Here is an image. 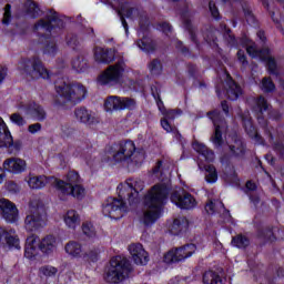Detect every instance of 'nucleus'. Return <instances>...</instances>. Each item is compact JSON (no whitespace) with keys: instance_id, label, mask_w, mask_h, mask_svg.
Instances as JSON below:
<instances>
[{"instance_id":"1","label":"nucleus","mask_w":284,"mask_h":284,"mask_svg":"<svg viewBox=\"0 0 284 284\" xmlns=\"http://www.w3.org/2000/svg\"><path fill=\"white\" fill-rule=\"evenodd\" d=\"M169 194L170 185L166 183H158L148 191L142 207L144 225H154L161 219V210Z\"/></svg>"},{"instance_id":"2","label":"nucleus","mask_w":284,"mask_h":284,"mask_svg":"<svg viewBox=\"0 0 284 284\" xmlns=\"http://www.w3.org/2000/svg\"><path fill=\"white\" fill-rule=\"evenodd\" d=\"M53 183L61 201H65V196H73L74 199L85 196V189L82 185L83 180L77 171H69L65 181L54 179Z\"/></svg>"},{"instance_id":"3","label":"nucleus","mask_w":284,"mask_h":284,"mask_svg":"<svg viewBox=\"0 0 284 284\" xmlns=\"http://www.w3.org/2000/svg\"><path fill=\"white\" fill-rule=\"evenodd\" d=\"M113 160L116 163H134V165H141L145 160V151L143 149H136V145L130 141H121L113 148Z\"/></svg>"},{"instance_id":"4","label":"nucleus","mask_w":284,"mask_h":284,"mask_svg":"<svg viewBox=\"0 0 284 284\" xmlns=\"http://www.w3.org/2000/svg\"><path fill=\"white\" fill-rule=\"evenodd\" d=\"M55 105H65V103H81L88 97V89L81 83H63L55 87Z\"/></svg>"},{"instance_id":"5","label":"nucleus","mask_w":284,"mask_h":284,"mask_svg":"<svg viewBox=\"0 0 284 284\" xmlns=\"http://www.w3.org/2000/svg\"><path fill=\"white\" fill-rule=\"evenodd\" d=\"M48 223V212L41 200H32L29 205V211L24 219V227L28 232H38L45 227Z\"/></svg>"},{"instance_id":"6","label":"nucleus","mask_w":284,"mask_h":284,"mask_svg":"<svg viewBox=\"0 0 284 284\" xmlns=\"http://www.w3.org/2000/svg\"><path fill=\"white\" fill-rule=\"evenodd\" d=\"M130 272H132L130 260L123 256H115L110 261V266L104 275V280L106 283H121V281L128 278Z\"/></svg>"},{"instance_id":"7","label":"nucleus","mask_w":284,"mask_h":284,"mask_svg":"<svg viewBox=\"0 0 284 284\" xmlns=\"http://www.w3.org/2000/svg\"><path fill=\"white\" fill-rule=\"evenodd\" d=\"M18 70L29 79H50V72L39 58L22 59L18 64Z\"/></svg>"},{"instance_id":"8","label":"nucleus","mask_w":284,"mask_h":284,"mask_svg":"<svg viewBox=\"0 0 284 284\" xmlns=\"http://www.w3.org/2000/svg\"><path fill=\"white\" fill-rule=\"evenodd\" d=\"M244 45L246 48V52L252 59H260V61H264L266 63V68L270 72V74H278L276 60L272 58V53L270 52V49L265 48L262 50H258L256 48V43H254L252 40H245Z\"/></svg>"},{"instance_id":"9","label":"nucleus","mask_w":284,"mask_h":284,"mask_svg":"<svg viewBox=\"0 0 284 284\" xmlns=\"http://www.w3.org/2000/svg\"><path fill=\"white\" fill-rule=\"evenodd\" d=\"M128 199L123 189L119 191V197H109L106 203L103 205L102 212L104 216L110 219L119 220L128 212V206L123 200Z\"/></svg>"},{"instance_id":"10","label":"nucleus","mask_w":284,"mask_h":284,"mask_svg":"<svg viewBox=\"0 0 284 284\" xmlns=\"http://www.w3.org/2000/svg\"><path fill=\"white\" fill-rule=\"evenodd\" d=\"M125 73V62L118 61L115 64L109 65L106 70L99 77V83L102 85H114L121 83Z\"/></svg>"},{"instance_id":"11","label":"nucleus","mask_w":284,"mask_h":284,"mask_svg":"<svg viewBox=\"0 0 284 284\" xmlns=\"http://www.w3.org/2000/svg\"><path fill=\"white\" fill-rule=\"evenodd\" d=\"M63 26V20L60 19L59 14H57V11L49 10L47 12L45 19H40L33 26V30L34 32H52L54 28L61 30Z\"/></svg>"},{"instance_id":"12","label":"nucleus","mask_w":284,"mask_h":284,"mask_svg":"<svg viewBox=\"0 0 284 284\" xmlns=\"http://www.w3.org/2000/svg\"><path fill=\"white\" fill-rule=\"evenodd\" d=\"M17 108L18 110L24 112L27 116H30V119H33V121H38L39 123H43V121L48 119V112L45 111V108H43V105H41L39 102H19Z\"/></svg>"},{"instance_id":"13","label":"nucleus","mask_w":284,"mask_h":284,"mask_svg":"<svg viewBox=\"0 0 284 284\" xmlns=\"http://www.w3.org/2000/svg\"><path fill=\"white\" fill-rule=\"evenodd\" d=\"M144 187L145 183L141 179H128L124 184L118 186V190H123L129 203H136L139 193L143 192Z\"/></svg>"},{"instance_id":"14","label":"nucleus","mask_w":284,"mask_h":284,"mask_svg":"<svg viewBox=\"0 0 284 284\" xmlns=\"http://www.w3.org/2000/svg\"><path fill=\"white\" fill-rule=\"evenodd\" d=\"M207 116L213 121V125L215 128L214 134L211 136V141L215 148H221V145H223V132H226L227 124L219 111L209 112Z\"/></svg>"},{"instance_id":"15","label":"nucleus","mask_w":284,"mask_h":284,"mask_svg":"<svg viewBox=\"0 0 284 284\" xmlns=\"http://www.w3.org/2000/svg\"><path fill=\"white\" fill-rule=\"evenodd\" d=\"M104 108L106 112L134 110V108H136V100L132 98H121L119 95H110L104 102Z\"/></svg>"},{"instance_id":"16","label":"nucleus","mask_w":284,"mask_h":284,"mask_svg":"<svg viewBox=\"0 0 284 284\" xmlns=\"http://www.w3.org/2000/svg\"><path fill=\"white\" fill-rule=\"evenodd\" d=\"M194 252H196V245L194 244H186L182 247L171 250L164 255V263H180V261L190 258Z\"/></svg>"},{"instance_id":"17","label":"nucleus","mask_w":284,"mask_h":284,"mask_svg":"<svg viewBox=\"0 0 284 284\" xmlns=\"http://www.w3.org/2000/svg\"><path fill=\"white\" fill-rule=\"evenodd\" d=\"M171 201L181 210H193V207H196V199L185 190L173 192Z\"/></svg>"},{"instance_id":"18","label":"nucleus","mask_w":284,"mask_h":284,"mask_svg":"<svg viewBox=\"0 0 284 284\" xmlns=\"http://www.w3.org/2000/svg\"><path fill=\"white\" fill-rule=\"evenodd\" d=\"M0 215L7 223H17L19 221V209L10 200L2 197L0 199Z\"/></svg>"},{"instance_id":"19","label":"nucleus","mask_w":284,"mask_h":284,"mask_svg":"<svg viewBox=\"0 0 284 284\" xmlns=\"http://www.w3.org/2000/svg\"><path fill=\"white\" fill-rule=\"evenodd\" d=\"M74 118L78 123H82L83 125H98L100 123L99 116L92 110H89L85 106H78L74 110Z\"/></svg>"},{"instance_id":"20","label":"nucleus","mask_w":284,"mask_h":284,"mask_svg":"<svg viewBox=\"0 0 284 284\" xmlns=\"http://www.w3.org/2000/svg\"><path fill=\"white\" fill-rule=\"evenodd\" d=\"M118 1H119L118 14L128 34V22L125 21L124 17H126L128 19H134V17H139V9L131 7L130 2H125L123 0H118Z\"/></svg>"},{"instance_id":"21","label":"nucleus","mask_w":284,"mask_h":284,"mask_svg":"<svg viewBox=\"0 0 284 284\" xmlns=\"http://www.w3.org/2000/svg\"><path fill=\"white\" fill-rule=\"evenodd\" d=\"M3 170L11 174H23L28 170V163L21 158H9L3 162Z\"/></svg>"},{"instance_id":"22","label":"nucleus","mask_w":284,"mask_h":284,"mask_svg":"<svg viewBox=\"0 0 284 284\" xmlns=\"http://www.w3.org/2000/svg\"><path fill=\"white\" fill-rule=\"evenodd\" d=\"M16 247L19 248V236L14 229H4L0 226V247Z\"/></svg>"},{"instance_id":"23","label":"nucleus","mask_w":284,"mask_h":284,"mask_svg":"<svg viewBox=\"0 0 284 284\" xmlns=\"http://www.w3.org/2000/svg\"><path fill=\"white\" fill-rule=\"evenodd\" d=\"M38 247L42 254L50 256V254H54V252H57V248L59 247V240H57V236L52 234L45 235L38 243Z\"/></svg>"},{"instance_id":"24","label":"nucleus","mask_w":284,"mask_h":284,"mask_svg":"<svg viewBox=\"0 0 284 284\" xmlns=\"http://www.w3.org/2000/svg\"><path fill=\"white\" fill-rule=\"evenodd\" d=\"M129 252L135 265H145L148 263V252H145L141 243L130 244Z\"/></svg>"},{"instance_id":"25","label":"nucleus","mask_w":284,"mask_h":284,"mask_svg":"<svg viewBox=\"0 0 284 284\" xmlns=\"http://www.w3.org/2000/svg\"><path fill=\"white\" fill-rule=\"evenodd\" d=\"M26 181L31 190H43V187H45L50 181L54 182V178L30 173L26 178Z\"/></svg>"},{"instance_id":"26","label":"nucleus","mask_w":284,"mask_h":284,"mask_svg":"<svg viewBox=\"0 0 284 284\" xmlns=\"http://www.w3.org/2000/svg\"><path fill=\"white\" fill-rule=\"evenodd\" d=\"M229 152L231 156H236L241 159V156L245 155V144L243 140L239 139V136L232 138V141L229 142Z\"/></svg>"},{"instance_id":"27","label":"nucleus","mask_w":284,"mask_h":284,"mask_svg":"<svg viewBox=\"0 0 284 284\" xmlns=\"http://www.w3.org/2000/svg\"><path fill=\"white\" fill-rule=\"evenodd\" d=\"M94 59L98 63H112V61H114V51L112 49L97 47L94 50Z\"/></svg>"},{"instance_id":"28","label":"nucleus","mask_w":284,"mask_h":284,"mask_svg":"<svg viewBox=\"0 0 284 284\" xmlns=\"http://www.w3.org/2000/svg\"><path fill=\"white\" fill-rule=\"evenodd\" d=\"M226 94L231 101H236V99L243 94V90L239 87V84H236V82H234L230 73L226 74Z\"/></svg>"},{"instance_id":"29","label":"nucleus","mask_w":284,"mask_h":284,"mask_svg":"<svg viewBox=\"0 0 284 284\" xmlns=\"http://www.w3.org/2000/svg\"><path fill=\"white\" fill-rule=\"evenodd\" d=\"M64 224L69 230H77L81 225V215L74 210H69L63 216Z\"/></svg>"},{"instance_id":"30","label":"nucleus","mask_w":284,"mask_h":284,"mask_svg":"<svg viewBox=\"0 0 284 284\" xmlns=\"http://www.w3.org/2000/svg\"><path fill=\"white\" fill-rule=\"evenodd\" d=\"M12 143V134H10L3 118H0V148H11Z\"/></svg>"},{"instance_id":"31","label":"nucleus","mask_w":284,"mask_h":284,"mask_svg":"<svg viewBox=\"0 0 284 284\" xmlns=\"http://www.w3.org/2000/svg\"><path fill=\"white\" fill-rule=\"evenodd\" d=\"M64 252L72 256V258H81L83 256V245L77 241H70L64 246Z\"/></svg>"},{"instance_id":"32","label":"nucleus","mask_w":284,"mask_h":284,"mask_svg":"<svg viewBox=\"0 0 284 284\" xmlns=\"http://www.w3.org/2000/svg\"><path fill=\"white\" fill-rule=\"evenodd\" d=\"M242 120L248 136L253 139L257 145H263V138L258 134L254 125H252V120L246 118H242Z\"/></svg>"},{"instance_id":"33","label":"nucleus","mask_w":284,"mask_h":284,"mask_svg":"<svg viewBox=\"0 0 284 284\" xmlns=\"http://www.w3.org/2000/svg\"><path fill=\"white\" fill-rule=\"evenodd\" d=\"M37 254V237L36 235H30L27 239L26 247H24V256L26 258H32Z\"/></svg>"},{"instance_id":"34","label":"nucleus","mask_w":284,"mask_h":284,"mask_svg":"<svg viewBox=\"0 0 284 284\" xmlns=\"http://www.w3.org/2000/svg\"><path fill=\"white\" fill-rule=\"evenodd\" d=\"M193 150L199 154H202L204 159L207 161H214V152L205 146V144H201L199 142L193 143Z\"/></svg>"},{"instance_id":"35","label":"nucleus","mask_w":284,"mask_h":284,"mask_svg":"<svg viewBox=\"0 0 284 284\" xmlns=\"http://www.w3.org/2000/svg\"><path fill=\"white\" fill-rule=\"evenodd\" d=\"M24 8H26V12L29 17H31V19H37L38 17H41V14H43V12L41 11V9L39 8L38 4H36L34 1H27L24 3Z\"/></svg>"},{"instance_id":"36","label":"nucleus","mask_w":284,"mask_h":284,"mask_svg":"<svg viewBox=\"0 0 284 284\" xmlns=\"http://www.w3.org/2000/svg\"><path fill=\"white\" fill-rule=\"evenodd\" d=\"M189 225L190 223L185 217H178L173 221L171 232L172 234H181V232H183V230H185Z\"/></svg>"},{"instance_id":"37","label":"nucleus","mask_w":284,"mask_h":284,"mask_svg":"<svg viewBox=\"0 0 284 284\" xmlns=\"http://www.w3.org/2000/svg\"><path fill=\"white\" fill-rule=\"evenodd\" d=\"M203 283L204 284H223V278L221 275L214 271H207L203 275Z\"/></svg>"},{"instance_id":"38","label":"nucleus","mask_w":284,"mask_h":284,"mask_svg":"<svg viewBox=\"0 0 284 284\" xmlns=\"http://www.w3.org/2000/svg\"><path fill=\"white\" fill-rule=\"evenodd\" d=\"M138 47L140 50H143V52H154V50H156V43L149 37H144L142 40L138 41Z\"/></svg>"},{"instance_id":"39","label":"nucleus","mask_w":284,"mask_h":284,"mask_svg":"<svg viewBox=\"0 0 284 284\" xmlns=\"http://www.w3.org/2000/svg\"><path fill=\"white\" fill-rule=\"evenodd\" d=\"M204 170L206 183H216V181H219V173L216 172V168L214 165H205Z\"/></svg>"},{"instance_id":"40","label":"nucleus","mask_w":284,"mask_h":284,"mask_svg":"<svg viewBox=\"0 0 284 284\" xmlns=\"http://www.w3.org/2000/svg\"><path fill=\"white\" fill-rule=\"evenodd\" d=\"M223 207H224L223 202L219 200H210L205 205V210L207 214H214V212H221Z\"/></svg>"},{"instance_id":"41","label":"nucleus","mask_w":284,"mask_h":284,"mask_svg":"<svg viewBox=\"0 0 284 284\" xmlns=\"http://www.w3.org/2000/svg\"><path fill=\"white\" fill-rule=\"evenodd\" d=\"M232 245H234V247H239V250H245V247L250 245V239L245 235H236L232 239Z\"/></svg>"},{"instance_id":"42","label":"nucleus","mask_w":284,"mask_h":284,"mask_svg":"<svg viewBox=\"0 0 284 284\" xmlns=\"http://www.w3.org/2000/svg\"><path fill=\"white\" fill-rule=\"evenodd\" d=\"M72 68L77 72H84V70H88V61L83 57H77L72 60Z\"/></svg>"},{"instance_id":"43","label":"nucleus","mask_w":284,"mask_h":284,"mask_svg":"<svg viewBox=\"0 0 284 284\" xmlns=\"http://www.w3.org/2000/svg\"><path fill=\"white\" fill-rule=\"evenodd\" d=\"M40 274L45 278H54V276L59 274V268L51 265H45L40 267Z\"/></svg>"},{"instance_id":"44","label":"nucleus","mask_w":284,"mask_h":284,"mask_svg":"<svg viewBox=\"0 0 284 284\" xmlns=\"http://www.w3.org/2000/svg\"><path fill=\"white\" fill-rule=\"evenodd\" d=\"M257 236L262 241H274V233L272 232L271 227H262L257 231Z\"/></svg>"},{"instance_id":"45","label":"nucleus","mask_w":284,"mask_h":284,"mask_svg":"<svg viewBox=\"0 0 284 284\" xmlns=\"http://www.w3.org/2000/svg\"><path fill=\"white\" fill-rule=\"evenodd\" d=\"M57 52H59L57 42L54 40H50L43 49V54H47V57H54Z\"/></svg>"},{"instance_id":"46","label":"nucleus","mask_w":284,"mask_h":284,"mask_svg":"<svg viewBox=\"0 0 284 284\" xmlns=\"http://www.w3.org/2000/svg\"><path fill=\"white\" fill-rule=\"evenodd\" d=\"M149 70L151 74H153L154 77H159V74L163 72V64H161L160 60L155 59L149 63Z\"/></svg>"},{"instance_id":"47","label":"nucleus","mask_w":284,"mask_h":284,"mask_svg":"<svg viewBox=\"0 0 284 284\" xmlns=\"http://www.w3.org/2000/svg\"><path fill=\"white\" fill-rule=\"evenodd\" d=\"M162 114L163 119H166L168 121H174V119H176V116H181L183 112L180 109H165L164 111H162Z\"/></svg>"},{"instance_id":"48","label":"nucleus","mask_w":284,"mask_h":284,"mask_svg":"<svg viewBox=\"0 0 284 284\" xmlns=\"http://www.w3.org/2000/svg\"><path fill=\"white\" fill-rule=\"evenodd\" d=\"M255 103L257 105V110L263 114L264 112H267L270 110V103H267V100L263 98V95H260L256 100Z\"/></svg>"},{"instance_id":"49","label":"nucleus","mask_w":284,"mask_h":284,"mask_svg":"<svg viewBox=\"0 0 284 284\" xmlns=\"http://www.w3.org/2000/svg\"><path fill=\"white\" fill-rule=\"evenodd\" d=\"M82 232L89 239L97 236V231L94 230V225L92 223L85 222L82 224Z\"/></svg>"},{"instance_id":"50","label":"nucleus","mask_w":284,"mask_h":284,"mask_svg":"<svg viewBox=\"0 0 284 284\" xmlns=\"http://www.w3.org/2000/svg\"><path fill=\"white\" fill-rule=\"evenodd\" d=\"M262 90L263 92H274V90H276V85H274V82L272 81V79L263 78Z\"/></svg>"},{"instance_id":"51","label":"nucleus","mask_w":284,"mask_h":284,"mask_svg":"<svg viewBox=\"0 0 284 284\" xmlns=\"http://www.w3.org/2000/svg\"><path fill=\"white\" fill-rule=\"evenodd\" d=\"M11 123H14V125H18L19 128H23L26 125L27 121L21 113H13L10 115Z\"/></svg>"},{"instance_id":"52","label":"nucleus","mask_w":284,"mask_h":284,"mask_svg":"<svg viewBox=\"0 0 284 284\" xmlns=\"http://www.w3.org/2000/svg\"><path fill=\"white\" fill-rule=\"evenodd\" d=\"M160 123L165 132H173L174 134H179V131L174 126H172V124H170V121L168 119L162 118L160 120Z\"/></svg>"},{"instance_id":"53","label":"nucleus","mask_w":284,"mask_h":284,"mask_svg":"<svg viewBox=\"0 0 284 284\" xmlns=\"http://www.w3.org/2000/svg\"><path fill=\"white\" fill-rule=\"evenodd\" d=\"M183 21L186 30L189 31V34L191 36V40L196 43V38L194 37V28H192V21L187 19L185 16H183Z\"/></svg>"},{"instance_id":"54","label":"nucleus","mask_w":284,"mask_h":284,"mask_svg":"<svg viewBox=\"0 0 284 284\" xmlns=\"http://www.w3.org/2000/svg\"><path fill=\"white\" fill-rule=\"evenodd\" d=\"M12 6L6 4L4 7V13H3V19L2 23L4 26H8L10 23V19H12V11H11Z\"/></svg>"},{"instance_id":"55","label":"nucleus","mask_w":284,"mask_h":284,"mask_svg":"<svg viewBox=\"0 0 284 284\" xmlns=\"http://www.w3.org/2000/svg\"><path fill=\"white\" fill-rule=\"evenodd\" d=\"M221 29L224 30V39L231 44L234 45V36L232 34V30L227 29V26L221 24Z\"/></svg>"},{"instance_id":"56","label":"nucleus","mask_w":284,"mask_h":284,"mask_svg":"<svg viewBox=\"0 0 284 284\" xmlns=\"http://www.w3.org/2000/svg\"><path fill=\"white\" fill-rule=\"evenodd\" d=\"M67 45H69V48H72V50H77V48H79V39H77V36L69 34L67 37Z\"/></svg>"},{"instance_id":"57","label":"nucleus","mask_w":284,"mask_h":284,"mask_svg":"<svg viewBox=\"0 0 284 284\" xmlns=\"http://www.w3.org/2000/svg\"><path fill=\"white\" fill-rule=\"evenodd\" d=\"M42 128H43V126L41 125V123L36 122V123L30 124V125L28 126V132H29L30 134H37V132H41Z\"/></svg>"},{"instance_id":"58","label":"nucleus","mask_w":284,"mask_h":284,"mask_svg":"<svg viewBox=\"0 0 284 284\" xmlns=\"http://www.w3.org/2000/svg\"><path fill=\"white\" fill-rule=\"evenodd\" d=\"M209 10L213 19H219V9L216 8V4L213 1L209 2Z\"/></svg>"},{"instance_id":"59","label":"nucleus","mask_w":284,"mask_h":284,"mask_svg":"<svg viewBox=\"0 0 284 284\" xmlns=\"http://www.w3.org/2000/svg\"><path fill=\"white\" fill-rule=\"evenodd\" d=\"M237 59L242 63L243 68H247V59L245 58V52L240 50L237 51Z\"/></svg>"},{"instance_id":"60","label":"nucleus","mask_w":284,"mask_h":284,"mask_svg":"<svg viewBox=\"0 0 284 284\" xmlns=\"http://www.w3.org/2000/svg\"><path fill=\"white\" fill-rule=\"evenodd\" d=\"M274 150H275V152H277V154H280V156H281L282 159H284V145H283V143L277 142V143L275 144V146H274Z\"/></svg>"},{"instance_id":"61","label":"nucleus","mask_w":284,"mask_h":284,"mask_svg":"<svg viewBox=\"0 0 284 284\" xmlns=\"http://www.w3.org/2000/svg\"><path fill=\"white\" fill-rule=\"evenodd\" d=\"M160 28H161L162 32H164V34H169L170 32H172V26H170V23H168V22H162L160 24Z\"/></svg>"},{"instance_id":"62","label":"nucleus","mask_w":284,"mask_h":284,"mask_svg":"<svg viewBox=\"0 0 284 284\" xmlns=\"http://www.w3.org/2000/svg\"><path fill=\"white\" fill-rule=\"evenodd\" d=\"M206 43H209V45H211L212 48L216 45V37H214V33H209V36L206 37Z\"/></svg>"},{"instance_id":"63","label":"nucleus","mask_w":284,"mask_h":284,"mask_svg":"<svg viewBox=\"0 0 284 284\" xmlns=\"http://www.w3.org/2000/svg\"><path fill=\"white\" fill-rule=\"evenodd\" d=\"M7 190H9V192H19V184L14 182H9L7 184Z\"/></svg>"},{"instance_id":"64","label":"nucleus","mask_w":284,"mask_h":284,"mask_svg":"<svg viewBox=\"0 0 284 284\" xmlns=\"http://www.w3.org/2000/svg\"><path fill=\"white\" fill-rule=\"evenodd\" d=\"M6 77H8V69L0 65V83H3Z\"/></svg>"}]
</instances>
